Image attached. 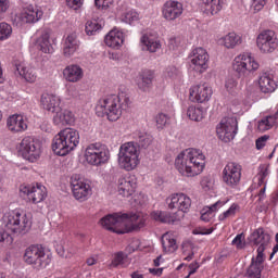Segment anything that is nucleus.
I'll use <instances>...</instances> for the list:
<instances>
[{
	"label": "nucleus",
	"mask_w": 278,
	"mask_h": 278,
	"mask_svg": "<svg viewBox=\"0 0 278 278\" xmlns=\"http://www.w3.org/2000/svg\"><path fill=\"white\" fill-rule=\"evenodd\" d=\"M175 166L180 175L185 177L201 175L203 168H205V155L194 149L186 150L178 154Z\"/></svg>",
	"instance_id": "obj_1"
},
{
	"label": "nucleus",
	"mask_w": 278,
	"mask_h": 278,
	"mask_svg": "<svg viewBox=\"0 0 278 278\" xmlns=\"http://www.w3.org/2000/svg\"><path fill=\"white\" fill-rule=\"evenodd\" d=\"M129 108V97L125 93L111 94L99 100L96 112L98 116H106L111 122L118 121L123 114V110Z\"/></svg>",
	"instance_id": "obj_2"
},
{
	"label": "nucleus",
	"mask_w": 278,
	"mask_h": 278,
	"mask_svg": "<svg viewBox=\"0 0 278 278\" xmlns=\"http://www.w3.org/2000/svg\"><path fill=\"white\" fill-rule=\"evenodd\" d=\"M79 144V131L75 128L61 130L52 140V151L55 155L64 157L75 151Z\"/></svg>",
	"instance_id": "obj_3"
},
{
	"label": "nucleus",
	"mask_w": 278,
	"mask_h": 278,
	"mask_svg": "<svg viewBox=\"0 0 278 278\" xmlns=\"http://www.w3.org/2000/svg\"><path fill=\"white\" fill-rule=\"evenodd\" d=\"M2 227L15 236H25L31 229V216L14 211L7 213L2 217Z\"/></svg>",
	"instance_id": "obj_4"
},
{
	"label": "nucleus",
	"mask_w": 278,
	"mask_h": 278,
	"mask_svg": "<svg viewBox=\"0 0 278 278\" xmlns=\"http://www.w3.org/2000/svg\"><path fill=\"white\" fill-rule=\"evenodd\" d=\"M53 260V255L47 251L42 245H30L25 250L24 253V262L40 270L42 268H47L51 261Z\"/></svg>",
	"instance_id": "obj_5"
},
{
	"label": "nucleus",
	"mask_w": 278,
	"mask_h": 278,
	"mask_svg": "<svg viewBox=\"0 0 278 278\" xmlns=\"http://www.w3.org/2000/svg\"><path fill=\"white\" fill-rule=\"evenodd\" d=\"M118 164L124 170H134V168L140 164V159H138V148L134 142H127L121 146Z\"/></svg>",
	"instance_id": "obj_6"
},
{
	"label": "nucleus",
	"mask_w": 278,
	"mask_h": 278,
	"mask_svg": "<svg viewBox=\"0 0 278 278\" xmlns=\"http://www.w3.org/2000/svg\"><path fill=\"white\" fill-rule=\"evenodd\" d=\"M257 68H260V63L251 56V53L238 55L232 63V70L237 73L238 77H249Z\"/></svg>",
	"instance_id": "obj_7"
},
{
	"label": "nucleus",
	"mask_w": 278,
	"mask_h": 278,
	"mask_svg": "<svg viewBox=\"0 0 278 278\" xmlns=\"http://www.w3.org/2000/svg\"><path fill=\"white\" fill-rule=\"evenodd\" d=\"M85 157L88 164L101 166L110 160V150L101 143H91L86 148Z\"/></svg>",
	"instance_id": "obj_8"
},
{
	"label": "nucleus",
	"mask_w": 278,
	"mask_h": 278,
	"mask_svg": "<svg viewBox=\"0 0 278 278\" xmlns=\"http://www.w3.org/2000/svg\"><path fill=\"white\" fill-rule=\"evenodd\" d=\"M20 153L24 160L36 162L42 153L40 141L34 137H24L20 143Z\"/></svg>",
	"instance_id": "obj_9"
},
{
	"label": "nucleus",
	"mask_w": 278,
	"mask_h": 278,
	"mask_svg": "<svg viewBox=\"0 0 278 278\" xmlns=\"http://www.w3.org/2000/svg\"><path fill=\"white\" fill-rule=\"evenodd\" d=\"M70 184L72 187L74 198L77 201H88V198L90 197V194H92V188L90 187V184H88L86 179L81 177V175H72Z\"/></svg>",
	"instance_id": "obj_10"
},
{
	"label": "nucleus",
	"mask_w": 278,
	"mask_h": 278,
	"mask_svg": "<svg viewBox=\"0 0 278 278\" xmlns=\"http://www.w3.org/2000/svg\"><path fill=\"white\" fill-rule=\"evenodd\" d=\"M216 134L219 140L231 142L238 134V121L233 117L223 118L216 127Z\"/></svg>",
	"instance_id": "obj_11"
},
{
	"label": "nucleus",
	"mask_w": 278,
	"mask_h": 278,
	"mask_svg": "<svg viewBox=\"0 0 278 278\" xmlns=\"http://www.w3.org/2000/svg\"><path fill=\"white\" fill-rule=\"evenodd\" d=\"M256 47L261 53H273L278 47L277 34L270 29L261 31L256 37Z\"/></svg>",
	"instance_id": "obj_12"
},
{
	"label": "nucleus",
	"mask_w": 278,
	"mask_h": 278,
	"mask_svg": "<svg viewBox=\"0 0 278 278\" xmlns=\"http://www.w3.org/2000/svg\"><path fill=\"white\" fill-rule=\"evenodd\" d=\"M147 225V215L142 213H130L124 218L123 230L119 233H131L140 231Z\"/></svg>",
	"instance_id": "obj_13"
},
{
	"label": "nucleus",
	"mask_w": 278,
	"mask_h": 278,
	"mask_svg": "<svg viewBox=\"0 0 278 278\" xmlns=\"http://www.w3.org/2000/svg\"><path fill=\"white\" fill-rule=\"evenodd\" d=\"M169 210H178L179 214H187L192 207V200L186 193H174L166 199Z\"/></svg>",
	"instance_id": "obj_14"
},
{
	"label": "nucleus",
	"mask_w": 278,
	"mask_h": 278,
	"mask_svg": "<svg viewBox=\"0 0 278 278\" xmlns=\"http://www.w3.org/2000/svg\"><path fill=\"white\" fill-rule=\"evenodd\" d=\"M242 177V166L236 162L228 163L223 170V181L230 188H236Z\"/></svg>",
	"instance_id": "obj_15"
},
{
	"label": "nucleus",
	"mask_w": 278,
	"mask_h": 278,
	"mask_svg": "<svg viewBox=\"0 0 278 278\" xmlns=\"http://www.w3.org/2000/svg\"><path fill=\"white\" fill-rule=\"evenodd\" d=\"M127 214L121 215L118 213L109 214L100 219V225H102V227L108 231H113V233L123 235L124 232L119 231H123L124 220L125 218H127Z\"/></svg>",
	"instance_id": "obj_16"
},
{
	"label": "nucleus",
	"mask_w": 278,
	"mask_h": 278,
	"mask_svg": "<svg viewBox=\"0 0 278 278\" xmlns=\"http://www.w3.org/2000/svg\"><path fill=\"white\" fill-rule=\"evenodd\" d=\"M40 18H42V11L28 7L22 13L15 14L12 17V23L15 27H21L27 23H38Z\"/></svg>",
	"instance_id": "obj_17"
},
{
	"label": "nucleus",
	"mask_w": 278,
	"mask_h": 278,
	"mask_svg": "<svg viewBox=\"0 0 278 278\" xmlns=\"http://www.w3.org/2000/svg\"><path fill=\"white\" fill-rule=\"evenodd\" d=\"M20 194L21 197H28L31 203H42L47 199V188L39 184L33 187L22 185L20 186Z\"/></svg>",
	"instance_id": "obj_18"
},
{
	"label": "nucleus",
	"mask_w": 278,
	"mask_h": 278,
	"mask_svg": "<svg viewBox=\"0 0 278 278\" xmlns=\"http://www.w3.org/2000/svg\"><path fill=\"white\" fill-rule=\"evenodd\" d=\"M250 242H252L254 247H258V258L264 257V251H266V249H268V245L270 244V235L264 231V228H258L254 230L253 233L251 235Z\"/></svg>",
	"instance_id": "obj_19"
},
{
	"label": "nucleus",
	"mask_w": 278,
	"mask_h": 278,
	"mask_svg": "<svg viewBox=\"0 0 278 278\" xmlns=\"http://www.w3.org/2000/svg\"><path fill=\"white\" fill-rule=\"evenodd\" d=\"M212 87L204 83L192 86L189 89V99L193 101V103H205V101L212 98Z\"/></svg>",
	"instance_id": "obj_20"
},
{
	"label": "nucleus",
	"mask_w": 278,
	"mask_h": 278,
	"mask_svg": "<svg viewBox=\"0 0 278 278\" xmlns=\"http://www.w3.org/2000/svg\"><path fill=\"white\" fill-rule=\"evenodd\" d=\"M191 64L193 65L194 71H199V73L207 71V67L210 66V54H207V50L195 48L192 51Z\"/></svg>",
	"instance_id": "obj_21"
},
{
	"label": "nucleus",
	"mask_w": 278,
	"mask_h": 278,
	"mask_svg": "<svg viewBox=\"0 0 278 278\" xmlns=\"http://www.w3.org/2000/svg\"><path fill=\"white\" fill-rule=\"evenodd\" d=\"M184 14V4L179 1L169 0L163 5V16L166 21H176Z\"/></svg>",
	"instance_id": "obj_22"
},
{
	"label": "nucleus",
	"mask_w": 278,
	"mask_h": 278,
	"mask_svg": "<svg viewBox=\"0 0 278 278\" xmlns=\"http://www.w3.org/2000/svg\"><path fill=\"white\" fill-rule=\"evenodd\" d=\"M117 185L122 197H131L136 192L137 184L134 176L119 178Z\"/></svg>",
	"instance_id": "obj_23"
},
{
	"label": "nucleus",
	"mask_w": 278,
	"mask_h": 278,
	"mask_svg": "<svg viewBox=\"0 0 278 278\" xmlns=\"http://www.w3.org/2000/svg\"><path fill=\"white\" fill-rule=\"evenodd\" d=\"M79 39L77 38V33L70 34L63 43V55L65 58H72L77 51H79Z\"/></svg>",
	"instance_id": "obj_24"
},
{
	"label": "nucleus",
	"mask_w": 278,
	"mask_h": 278,
	"mask_svg": "<svg viewBox=\"0 0 278 278\" xmlns=\"http://www.w3.org/2000/svg\"><path fill=\"white\" fill-rule=\"evenodd\" d=\"M152 218L154 220H159V223H165V224H173L177 223L178 220H181L184 218V213L179 214V212H162V211H156L152 213Z\"/></svg>",
	"instance_id": "obj_25"
},
{
	"label": "nucleus",
	"mask_w": 278,
	"mask_h": 278,
	"mask_svg": "<svg viewBox=\"0 0 278 278\" xmlns=\"http://www.w3.org/2000/svg\"><path fill=\"white\" fill-rule=\"evenodd\" d=\"M51 30L42 29L36 40V45L42 53H53V46L51 45Z\"/></svg>",
	"instance_id": "obj_26"
},
{
	"label": "nucleus",
	"mask_w": 278,
	"mask_h": 278,
	"mask_svg": "<svg viewBox=\"0 0 278 278\" xmlns=\"http://www.w3.org/2000/svg\"><path fill=\"white\" fill-rule=\"evenodd\" d=\"M40 103L43 110H47L48 112H52V114L58 112V110H60V98L54 94L43 93L41 96Z\"/></svg>",
	"instance_id": "obj_27"
},
{
	"label": "nucleus",
	"mask_w": 278,
	"mask_h": 278,
	"mask_svg": "<svg viewBox=\"0 0 278 278\" xmlns=\"http://www.w3.org/2000/svg\"><path fill=\"white\" fill-rule=\"evenodd\" d=\"M54 125H73L75 123V115L68 110L59 108L53 116Z\"/></svg>",
	"instance_id": "obj_28"
},
{
	"label": "nucleus",
	"mask_w": 278,
	"mask_h": 278,
	"mask_svg": "<svg viewBox=\"0 0 278 278\" xmlns=\"http://www.w3.org/2000/svg\"><path fill=\"white\" fill-rule=\"evenodd\" d=\"M262 270H264V256L257 254L256 258L252 257V262L247 270L250 278H262Z\"/></svg>",
	"instance_id": "obj_29"
},
{
	"label": "nucleus",
	"mask_w": 278,
	"mask_h": 278,
	"mask_svg": "<svg viewBox=\"0 0 278 278\" xmlns=\"http://www.w3.org/2000/svg\"><path fill=\"white\" fill-rule=\"evenodd\" d=\"M106 47L111 49H121L123 42H125V37L122 31L111 30L104 38Z\"/></svg>",
	"instance_id": "obj_30"
},
{
	"label": "nucleus",
	"mask_w": 278,
	"mask_h": 278,
	"mask_svg": "<svg viewBox=\"0 0 278 278\" xmlns=\"http://www.w3.org/2000/svg\"><path fill=\"white\" fill-rule=\"evenodd\" d=\"M66 81L75 84L84 77V70L79 65H70L63 71Z\"/></svg>",
	"instance_id": "obj_31"
},
{
	"label": "nucleus",
	"mask_w": 278,
	"mask_h": 278,
	"mask_svg": "<svg viewBox=\"0 0 278 278\" xmlns=\"http://www.w3.org/2000/svg\"><path fill=\"white\" fill-rule=\"evenodd\" d=\"M153 79H155V72L151 70H143L139 74L138 88L143 91L149 90V88L153 86Z\"/></svg>",
	"instance_id": "obj_32"
},
{
	"label": "nucleus",
	"mask_w": 278,
	"mask_h": 278,
	"mask_svg": "<svg viewBox=\"0 0 278 278\" xmlns=\"http://www.w3.org/2000/svg\"><path fill=\"white\" fill-rule=\"evenodd\" d=\"M258 85L261 92H264L265 94L277 90V83L273 79V75L270 74H263L258 79Z\"/></svg>",
	"instance_id": "obj_33"
},
{
	"label": "nucleus",
	"mask_w": 278,
	"mask_h": 278,
	"mask_svg": "<svg viewBox=\"0 0 278 278\" xmlns=\"http://www.w3.org/2000/svg\"><path fill=\"white\" fill-rule=\"evenodd\" d=\"M7 125L10 131L20 132L27 129V123L21 115H12L8 118Z\"/></svg>",
	"instance_id": "obj_34"
},
{
	"label": "nucleus",
	"mask_w": 278,
	"mask_h": 278,
	"mask_svg": "<svg viewBox=\"0 0 278 278\" xmlns=\"http://www.w3.org/2000/svg\"><path fill=\"white\" fill-rule=\"evenodd\" d=\"M55 252L59 257H62L63 260H71V257L77 253V248L71 243L61 242L55 244Z\"/></svg>",
	"instance_id": "obj_35"
},
{
	"label": "nucleus",
	"mask_w": 278,
	"mask_h": 278,
	"mask_svg": "<svg viewBox=\"0 0 278 278\" xmlns=\"http://www.w3.org/2000/svg\"><path fill=\"white\" fill-rule=\"evenodd\" d=\"M161 242L165 253H175V251L178 249L177 239H175V235L170 232L164 233Z\"/></svg>",
	"instance_id": "obj_36"
},
{
	"label": "nucleus",
	"mask_w": 278,
	"mask_h": 278,
	"mask_svg": "<svg viewBox=\"0 0 278 278\" xmlns=\"http://www.w3.org/2000/svg\"><path fill=\"white\" fill-rule=\"evenodd\" d=\"M14 71L21 75V77H24L29 84H34L36 81V72L33 68H27L23 63L15 62L14 63Z\"/></svg>",
	"instance_id": "obj_37"
},
{
	"label": "nucleus",
	"mask_w": 278,
	"mask_h": 278,
	"mask_svg": "<svg viewBox=\"0 0 278 278\" xmlns=\"http://www.w3.org/2000/svg\"><path fill=\"white\" fill-rule=\"evenodd\" d=\"M206 14H218L223 10V0H202Z\"/></svg>",
	"instance_id": "obj_38"
},
{
	"label": "nucleus",
	"mask_w": 278,
	"mask_h": 278,
	"mask_svg": "<svg viewBox=\"0 0 278 278\" xmlns=\"http://www.w3.org/2000/svg\"><path fill=\"white\" fill-rule=\"evenodd\" d=\"M227 201H217L213 205L208 206L207 210L203 208L201 213V220L204 223H210L214 218V212H218Z\"/></svg>",
	"instance_id": "obj_39"
},
{
	"label": "nucleus",
	"mask_w": 278,
	"mask_h": 278,
	"mask_svg": "<svg viewBox=\"0 0 278 278\" xmlns=\"http://www.w3.org/2000/svg\"><path fill=\"white\" fill-rule=\"evenodd\" d=\"M220 42L224 43V47H226V49H233V47H237V45H240L242 42V38L235 33H230L223 37L220 39Z\"/></svg>",
	"instance_id": "obj_40"
},
{
	"label": "nucleus",
	"mask_w": 278,
	"mask_h": 278,
	"mask_svg": "<svg viewBox=\"0 0 278 278\" xmlns=\"http://www.w3.org/2000/svg\"><path fill=\"white\" fill-rule=\"evenodd\" d=\"M187 116L190 118V121H195V123H199L203 121V109L197 106H189L187 110Z\"/></svg>",
	"instance_id": "obj_41"
},
{
	"label": "nucleus",
	"mask_w": 278,
	"mask_h": 278,
	"mask_svg": "<svg viewBox=\"0 0 278 278\" xmlns=\"http://www.w3.org/2000/svg\"><path fill=\"white\" fill-rule=\"evenodd\" d=\"M277 116H266L265 118L258 122V131H268L275 125Z\"/></svg>",
	"instance_id": "obj_42"
},
{
	"label": "nucleus",
	"mask_w": 278,
	"mask_h": 278,
	"mask_svg": "<svg viewBox=\"0 0 278 278\" xmlns=\"http://www.w3.org/2000/svg\"><path fill=\"white\" fill-rule=\"evenodd\" d=\"M141 42H142V45H146V47H147L148 51H150V53H155V51H157V49H160V47H162L160 41L150 39L147 35L142 36Z\"/></svg>",
	"instance_id": "obj_43"
},
{
	"label": "nucleus",
	"mask_w": 278,
	"mask_h": 278,
	"mask_svg": "<svg viewBox=\"0 0 278 278\" xmlns=\"http://www.w3.org/2000/svg\"><path fill=\"white\" fill-rule=\"evenodd\" d=\"M102 27L103 26L97 20L88 21L85 26V31L87 36H94Z\"/></svg>",
	"instance_id": "obj_44"
},
{
	"label": "nucleus",
	"mask_w": 278,
	"mask_h": 278,
	"mask_svg": "<svg viewBox=\"0 0 278 278\" xmlns=\"http://www.w3.org/2000/svg\"><path fill=\"white\" fill-rule=\"evenodd\" d=\"M10 233H11L10 230L3 227V222H2L1 228H0V247H3V244H12V242H14V239Z\"/></svg>",
	"instance_id": "obj_45"
},
{
	"label": "nucleus",
	"mask_w": 278,
	"mask_h": 278,
	"mask_svg": "<svg viewBox=\"0 0 278 278\" xmlns=\"http://www.w3.org/2000/svg\"><path fill=\"white\" fill-rule=\"evenodd\" d=\"M122 21L124 23H128V25H132V23H138L140 21V14L135 10L127 11L123 16Z\"/></svg>",
	"instance_id": "obj_46"
},
{
	"label": "nucleus",
	"mask_w": 278,
	"mask_h": 278,
	"mask_svg": "<svg viewBox=\"0 0 278 278\" xmlns=\"http://www.w3.org/2000/svg\"><path fill=\"white\" fill-rule=\"evenodd\" d=\"M12 36V26L10 24L2 22L0 23V41L8 40Z\"/></svg>",
	"instance_id": "obj_47"
},
{
	"label": "nucleus",
	"mask_w": 278,
	"mask_h": 278,
	"mask_svg": "<svg viewBox=\"0 0 278 278\" xmlns=\"http://www.w3.org/2000/svg\"><path fill=\"white\" fill-rule=\"evenodd\" d=\"M155 123H156L157 129H164V127H166V125H168V115H166L164 113H159L155 116Z\"/></svg>",
	"instance_id": "obj_48"
},
{
	"label": "nucleus",
	"mask_w": 278,
	"mask_h": 278,
	"mask_svg": "<svg viewBox=\"0 0 278 278\" xmlns=\"http://www.w3.org/2000/svg\"><path fill=\"white\" fill-rule=\"evenodd\" d=\"M238 204H232L226 212L219 215V220H225L226 218H231L236 216V211L239 208Z\"/></svg>",
	"instance_id": "obj_49"
},
{
	"label": "nucleus",
	"mask_w": 278,
	"mask_h": 278,
	"mask_svg": "<svg viewBox=\"0 0 278 278\" xmlns=\"http://www.w3.org/2000/svg\"><path fill=\"white\" fill-rule=\"evenodd\" d=\"M165 77L177 79L179 77V70L175 65L167 66L165 70Z\"/></svg>",
	"instance_id": "obj_50"
},
{
	"label": "nucleus",
	"mask_w": 278,
	"mask_h": 278,
	"mask_svg": "<svg viewBox=\"0 0 278 278\" xmlns=\"http://www.w3.org/2000/svg\"><path fill=\"white\" fill-rule=\"evenodd\" d=\"M232 244L237 247V249H244V235H237L236 238L232 240Z\"/></svg>",
	"instance_id": "obj_51"
},
{
	"label": "nucleus",
	"mask_w": 278,
	"mask_h": 278,
	"mask_svg": "<svg viewBox=\"0 0 278 278\" xmlns=\"http://www.w3.org/2000/svg\"><path fill=\"white\" fill-rule=\"evenodd\" d=\"M96 7L101 10H108L112 3H114V0H94Z\"/></svg>",
	"instance_id": "obj_52"
},
{
	"label": "nucleus",
	"mask_w": 278,
	"mask_h": 278,
	"mask_svg": "<svg viewBox=\"0 0 278 278\" xmlns=\"http://www.w3.org/2000/svg\"><path fill=\"white\" fill-rule=\"evenodd\" d=\"M214 231V228L199 227L193 230L195 236H210Z\"/></svg>",
	"instance_id": "obj_53"
},
{
	"label": "nucleus",
	"mask_w": 278,
	"mask_h": 278,
	"mask_svg": "<svg viewBox=\"0 0 278 278\" xmlns=\"http://www.w3.org/2000/svg\"><path fill=\"white\" fill-rule=\"evenodd\" d=\"M123 260H125V254L123 252H118L115 254L113 261H112V266L116 268V266H122Z\"/></svg>",
	"instance_id": "obj_54"
},
{
	"label": "nucleus",
	"mask_w": 278,
	"mask_h": 278,
	"mask_svg": "<svg viewBox=\"0 0 278 278\" xmlns=\"http://www.w3.org/2000/svg\"><path fill=\"white\" fill-rule=\"evenodd\" d=\"M66 3L72 10H79L84 5V0H66Z\"/></svg>",
	"instance_id": "obj_55"
},
{
	"label": "nucleus",
	"mask_w": 278,
	"mask_h": 278,
	"mask_svg": "<svg viewBox=\"0 0 278 278\" xmlns=\"http://www.w3.org/2000/svg\"><path fill=\"white\" fill-rule=\"evenodd\" d=\"M268 138H270L268 135H264V136L260 137L258 139H256V149L258 151L261 149H264V147H266V140H268Z\"/></svg>",
	"instance_id": "obj_56"
},
{
	"label": "nucleus",
	"mask_w": 278,
	"mask_h": 278,
	"mask_svg": "<svg viewBox=\"0 0 278 278\" xmlns=\"http://www.w3.org/2000/svg\"><path fill=\"white\" fill-rule=\"evenodd\" d=\"M252 5L256 12H260L266 5V0H252Z\"/></svg>",
	"instance_id": "obj_57"
},
{
	"label": "nucleus",
	"mask_w": 278,
	"mask_h": 278,
	"mask_svg": "<svg viewBox=\"0 0 278 278\" xmlns=\"http://www.w3.org/2000/svg\"><path fill=\"white\" fill-rule=\"evenodd\" d=\"M9 8H10V1L0 0V14H4V12H8Z\"/></svg>",
	"instance_id": "obj_58"
},
{
	"label": "nucleus",
	"mask_w": 278,
	"mask_h": 278,
	"mask_svg": "<svg viewBox=\"0 0 278 278\" xmlns=\"http://www.w3.org/2000/svg\"><path fill=\"white\" fill-rule=\"evenodd\" d=\"M199 262H193L189 265L190 271L189 275H194V273H197V270H199Z\"/></svg>",
	"instance_id": "obj_59"
},
{
	"label": "nucleus",
	"mask_w": 278,
	"mask_h": 278,
	"mask_svg": "<svg viewBox=\"0 0 278 278\" xmlns=\"http://www.w3.org/2000/svg\"><path fill=\"white\" fill-rule=\"evenodd\" d=\"M226 88H227V90H231L232 88H236V86H237V84H236V80H233V79H228L227 81H226Z\"/></svg>",
	"instance_id": "obj_60"
},
{
	"label": "nucleus",
	"mask_w": 278,
	"mask_h": 278,
	"mask_svg": "<svg viewBox=\"0 0 278 278\" xmlns=\"http://www.w3.org/2000/svg\"><path fill=\"white\" fill-rule=\"evenodd\" d=\"M163 269L162 268H150L149 273H151V275H162Z\"/></svg>",
	"instance_id": "obj_61"
},
{
	"label": "nucleus",
	"mask_w": 278,
	"mask_h": 278,
	"mask_svg": "<svg viewBox=\"0 0 278 278\" xmlns=\"http://www.w3.org/2000/svg\"><path fill=\"white\" fill-rule=\"evenodd\" d=\"M271 203H274V205H277V203H278V191L271 194Z\"/></svg>",
	"instance_id": "obj_62"
},
{
	"label": "nucleus",
	"mask_w": 278,
	"mask_h": 278,
	"mask_svg": "<svg viewBox=\"0 0 278 278\" xmlns=\"http://www.w3.org/2000/svg\"><path fill=\"white\" fill-rule=\"evenodd\" d=\"M94 264H97V258H94V257L87 258L88 266H94Z\"/></svg>",
	"instance_id": "obj_63"
},
{
	"label": "nucleus",
	"mask_w": 278,
	"mask_h": 278,
	"mask_svg": "<svg viewBox=\"0 0 278 278\" xmlns=\"http://www.w3.org/2000/svg\"><path fill=\"white\" fill-rule=\"evenodd\" d=\"M131 278H144V275L138 273V271H135L131 274Z\"/></svg>",
	"instance_id": "obj_64"
}]
</instances>
